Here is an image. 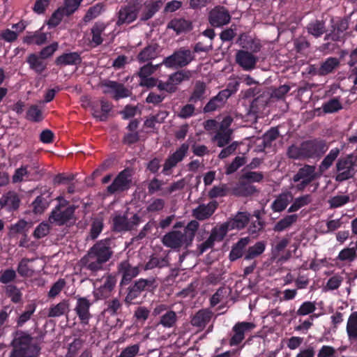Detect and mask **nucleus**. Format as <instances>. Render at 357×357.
<instances>
[{
  "label": "nucleus",
  "mask_w": 357,
  "mask_h": 357,
  "mask_svg": "<svg viewBox=\"0 0 357 357\" xmlns=\"http://www.w3.org/2000/svg\"><path fill=\"white\" fill-rule=\"evenodd\" d=\"M122 304L118 298H113L107 302V307L105 311L113 316L117 314L121 310Z\"/></svg>",
  "instance_id": "nucleus-63"
},
{
  "label": "nucleus",
  "mask_w": 357,
  "mask_h": 357,
  "mask_svg": "<svg viewBox=\"0 0 357 357\" xmlns=\"http://www.w3.org/2000/svg\"><path fill=\"white\" fill-rule=\"evenodd\" d=\"M36 309V305L31 303L26 305L25 310L18 317L16 323L17 327H22L31 319V316Z\"/></svg>",
  "instance_id": "nucleus-48"
},
{
  "label": "nucleus",
  "mask_w": 357,
  "mask_h": 357,
  "mask_svg": "<svg viewBox=\"0 0 357 357\" xmlns=\"http://www.w3.org/2000/svg\"><path fill=\"white\" fill-rule=\"evenodd\" d=\"M218 204L216 202H211L208 204H200L192 210V215L199 220H204L211 217L215 212Z\"/></svg>",
  "instance_id": "nucleus-23"
},
{
  "label": "nucleus",
  "mask_w": 357,
  "mask_h": 357,
  "mask_svg": "<svg viewBox=\"0 0 357 357\" xmlns=\"http://www.w3.org/2000/svg\"><path fill=\"white\" fill-rule=\"evenodd\" d=\"M331 22L332 23L331 31L340 38V41H341L342 39V33L349 28V22L347 20L341 19L334 24V20L331 19Z\"/></svg>",
  "instance_id": "nucleus-50"
},
{
  "label": "nucleus",
  "mask_w": 357,
  "mask_h": 357,
  "mask_svg": "<svg viewBox=\"0 0 357 357\" xmlns=\"http://www.w3.org/2000/svg\"><path fill=\"white\" fill-rule=\"evenodd\" d=\"M91 305V303L86 297H77V303L74 310L83 325H87L92 317L89 311Z\"/></svg>",
  "instance_id": "nucleus-17"
},
{
  "label": "nucleus",
  "mask_w": 357,
  "mask_h": 357,
  "mask_svg": "<svg viewBox=\"0 0 357 357\" xmlns=\"http://www.w3.org/2000/svg\"><path fill=\"white\" fill-rule=\"evenodd\" d=\"M20 202V198L16 192L9 191L4 193L0 198V206L9 212L15 211L19 208Z\"/></svg>",
  "instance_id": "nucleus-19"
},
{
  "label": "nucleus",
  "mask_w": 357,
  "mask_h": 357,
  "mask_svg": "<svg viewBox=\"0 0 357 357\" xmlns=\"http://www.w3.org/2000/svg\"><path fill=\"white\" fill-rule=\"evenodd\" d=\"M162 1L159 0L146 4V10L142 13L141 20L146 21L151 19L161 8Z\"/></svg>",
  "instance_id": "nucleus-44"
},
{
  "label": "nucleus",
  "mask_w": 357,
  "mask_h": 357,
  "mask_svg": "<svg viewBox=\"0 0 357 357\" xmlns=\"http://www.w3.org/2000/svg\"><path fill=\"white\" fill-rule=\"evenodd\" d=\"M340 65L339 60L335 57H329L323 62L319 69L317 74L320 76H324L333 72Z\"/></svg>",
  "instance_id": "nucleus-37"
},
{
  "label": "nucleus",
  "mask_w": 357,
  "mask_h": 357,
  "mask_svg": "<svg viewBox=\"0 0 357 357\" xmlns=\"http://www.w3.org/2000/svg\"><path fill=\"white\" fill-rule=\"evenodd\" d=\"M49 205L48 200L43 195L38 196L33 202L32 206L35 213H42Z\"/></svg>",
  "instance_id": "nucleus-62"
},
{
  "label": "nucleus",
  "mask_w": 357,
  "mask_h": 357,
  "mask_svg": "<svg viewBox=\"0 0 357 357\" xmlns=\"http://www.w3.org/2000/svg\"><path fill=\"white\" fill-rule=\"evenodd\" d=\"M70 311L69 300L64 299L56 305H52L47 313L50 318L59 317L67 314Z\"/></svg>",
  "instance_id": "nucleus-29"
},
{
  "label": "nucleus",
  "mask_w": 357,
  "mask_h": 357,
  "mask_svg": "<svg viewBox=\"0 0 357 357\" xmlns=\"http://www.w3.org/2000/svg\"><path fill=\"white\" fill-rule=\"evenodd\" d=\"M246 158L245 156H236L232 162L226 167L225 174L230 175L237 171L241 167L246 163Z\"/></svg>",
  "instance_id": "nucleus-55"
},
{
  "label": "nucleus",
  "mask_w": 357,
  "mask_h": 357,
  "mask_svg": "<svg viewBox=\"0 0 357 357\" xmlns=\"http://www.w3.org/2000/svg\"><path fill=\"white\" fill-rule=\"evenodd\" d=\"M229 230H231V229L226 222L221 225L220 227L213 229L210 236L215 241H221Z\"/></svg>",
  "instance_id": "nucleus-56"
},
{
  "label": "nucleus",
  "mask_w": 357,
  "mask_h": 357,
  "mask_svg": "<svg viewBox=\"0 0 357 357\" xmlns=\"http://www.w3.org/2000/svg\"><path fill=\"white\" fill-rule=\"evenodd\" d=\"M250 214L246 211L238 212L236 215L227 221V223L232 229H242L245 227L250 221Z\"/></svg>",
  "instance_id": "nucleus-26"
},
{
  "label": "nucleus",
  "mask_w": 357,
  "mask_h": 357,
  "mask_svg": "<svg viewBox=\"0 0 357 357\" xmlns=\"http://www.w3.org/2000/svg\"><path fill=\"white\" fill-rule=\"evenodd\" d=\"M194 52L185 47L176 50L172 55L165 57L161 64L171 68H182L195 60Z\"/></svg>",
  "instance_id": "nucleus-6"
},
{
  "label": "nucleus",
  "mask_w": 357,
  "mask_h": 357,
  "mask_svg": "<svg viewBox=\"0 0 357 357\" xmlns=\"http://www.w3.org/2000/svg\"><path fill=\"white\" fill-rule=\"evenodd\" d=\"M339 153L340 149L338 148H335L330 151L329 153L324 158L319 165V169L320 175L333 165Z\"/></svg>",
  "instance_id": "nucleus-42"
},
{
  "label": "nucleus",
  "mask_w": 357,
  "mask_h": 357,
  "mask_svg": "<svg viewBox=\"0 0 357 357\" xmlns=\"http://www.w3.org/2000/svg\"><path fill=\"white\" fill-rule=\"evenodd\" d=\"M141 222V217L135 214L130 220L125 215L116 214L112 218V229L116 232L128 231L135 229Z\"/></svg>",
  "instance_id": "nucleus-9"
},
{
  "label": "nucleus",
  "mask_w": 357,
  "mask_h": 357,
  "mask_svg": "<svg viewBox=\"0 0 357 357\" xmlns=\"http://www.w3.org/2000/svg\"><path fill=\"white\" fill-rule=\"evenodd\" d=\"M236 195L241 196H249L257 192L256 188L250 183H246L243 180H240L239 183L234 188Z\"/></svg>",
  "instance_id": "nucleus-46"
},
{
  "label": "nucleus",
  "mask_w": 357,
  "mask_h": 357,
  "mask_svg": "<svg viewBox=\"0 0 357 357\" xmlns=\"http://www.w3.org/2000/svg\"><path fill=\"white\" fill-rule=\"evenodd\" d=\"M206 89V84L204 82L197 81L189 98V102L195 103L204 100L207 97Z\"/></svg>",
  "instance_id": "nucleus-32"
},
{
  "label": "nucleus",
  "mask_w": 357,
  "mask_h": 357,
  "mask_svg": "<svg viewBox=\"0 0 357 357\" xmlns=\"http://www.w3.org/2000/svg\"><path fill=\"white\" fill-rule=\"evenodd\" d=\"M167 29H173L177 34L187 32L192 29V23L183 18H174L167 24Z\"/></svg>",
  "instance_id": "nucleus-31"
},
{
  "label": "nucleus",
  "mask_w": 357,
  "mask_h": 357,
  "mask_svg": "<svg viewBox=\"0 0 357 357\" xmlns=\"http://www.w3.org/2000/svg\"><path fill=\"white\" fill-rule=\"evenodd\" d=\"M261 45L259 43H254L251 46L252 52L247 50H241L237 51L235 55L236 63L240 66L244 70H252L256 67L258 61V57L252 53H257L261 50Z\"/></svg>",
  "instance_id": "nucleus-8"
},
{
  "label": "nucleus",
  "mask_w": 357,
  "mask_h": 357,
  "mask_svg": "<svg viewBox=\"0 0 357 357\" xmlns=\"http://www.w3.org/2000/svg\"><path fill=\"white\" fill-rule=\"evenodd\" d=\"M131 183L132 171L126 168L117 175L111 185L107 186V191L110 195L116 192H123L129 189Z\"/></svg>",
  "instance_id": "nucleus-10"
},
{
  "label": "nucleus",
  "mask_w": 357,
  "mask_h": 357,
  "mask_svg": "<svg viewBox=\"0 0 357 357\" xmlns=\"http://www.w3.org/2000/svg\"><path fill=\"white\" fill-rule=\"evenodd\" d=\"M189 145L187 143H183L181 146L176 149V151L170 155L166 160L163 165L162 173L166 175H169L168 172L173 167L181 162L188 151Z\"/></svg>",
  "instance_id": "nucleus-16"
},
{
  "label": "nucleus",
  "mask_w": 357,
  "mask_h": 357,
  "mask_svg": "<svg viewBox=\"0 0 357 357\" xmlns=\"http://www.w3.org/2000/svg\"><path fill=\"white\" fill-rule=\"evenodd\" d=\"M103 10V5L98 3L91 7H90L84 15L83 20L85 22H90L93 19L97 17Z\"/></svg>",
  "instance_id": "nucleus-59"
},
{
  "label": "nucleus",
  "mask_w": 357,
  "mask_h": 357,
  "mask_svg": "<svg viewBox=\"0 0 357 357\" xmlns=\"http://www.w3.org/2000/svg\"><path fill=\"white\" fill-rule=\"evenodd\" d=\"M297 214L287 215L275 223L273 229L276 232L283 231L291 227L298 220Z\"/></svg>",
  "instance_id": "nucleus-36"
},
{
  "label": "nucleus",
  "mask_w": 357,
  "mask_h": 357,
  "mask_svg": "<svg viewBox=\"0 0 357 357\" xmlns=\"http://www.w3.org/2000/svg\"><path fill=\"white\" fill-rule=\"evenodd\" d=\"M117 271L121 275V286L129 284L140 272L139 266H132L128 260L121 261L117 266Z\"/></svg>",
  "instance_id": "nucleus-14"
},
{
  "label": "nucleus",
  "mask_w": 357,
  "mask_h": 357,
  "mask_svg": "<svg viewBox=\"0 0 357 357\" xmlns=\"http://www.w3.org/2000/svg\"><path fill=\"white\" fill-rule=\"evenodd\" d=\"M106 26L104 23L96 22L91 28L92 40L91 41L99 45L102 43V38L101 37L102 33L105 31Z\"/></svg>",
  "instance_id": "nucleus-51"
},
{
  "label": "nucleus",
  "mask_w": 357,
  "mask_h": 357,
  "mask_svg": "<svg viewBox=\"0 0 357 357\" xmlns=\"http://www.w3.org/2000/svg\"><path fill=\"white\" fill-rule=\"evenodd\" d=\"M312 202L310 195H305L296 198L292 204L288 208V213H293L298 211L302 207L307 206Z\"/></svg>",
  "instance_id": "nucleus-47"
},
{
  "label": "nucleus",
  "mask_w": 357,
  "mask_h": 357,
  "mask_svg": "<svg viewBox=\"0 0 357 357\" xmlns=\"http://www.w3.org/2000/svg\"><path fill=\"white\" fill-rule=\"evenodd\" d=\"M192 76V73L188 70H180L169 76V81L174 86L181 84L184 81H188Z\"/></svg>",
  "instance_id": "nucleus-41"
},
{
  "label": "nucleus",
  "mask_w": 357,
  "mask_h": 357,
  "mask_svg": "<svg viewBox=\"0 0 357 357\" xmlns=\"http://www.w3.org/2000/svg\"><path fill=\"white\" fill-rule=\"evenodd\" d=\"M319 176L320 174L316 172V167L314 165H305L298 170L296 174L294 175L292 180L294 183H298L301 180L312 182L319 177Z\"/></svg>",
  "instance_id": "nucleus-21"
},
{
  "label": "nucleus",
  "mask_w": 357,
  "mask_h": 357,
  "mask_svg": "<svg viewBox=\"0 0 357 357\" xmlns=\"http://www.w3.org/2000/svg\"><path fill=\"white\" fill-rule=\"evenodd\" d=\"M115 246L114 241L111 238L98 241L81 258L80 266L93 274L105 270L106 264L114 255Z\"/></svg>",
  "instance_id": "nucleus-1"
},
{
  "label": "nucleus",
  "mask_w": 357,
  "mask_h": 357,
  "mask_svg": "<svg viewBox=\"0 0 357 357\" xmlns=\"http://www.w3.org/2000/svg\"><path fill=\"white\" fill-rule=\"evenodd\" d=\"M231 15L224 6H217L208 13V20L210 24L213 27H221L228 24L231 21Z\"/></svg>",
  "instance_id": "nucleus-13"
},
{
  "label": "nucleus",
  "mask_w": 357,
  "mask_h": 357,
  "mask_svg": "<svg viewBox=\"0 0 357 357\" xmlns=\"http://www.w3.org/2000/svg\"><path fill=\"white\" fill-rule=\"evenodd\" d=\"M82 59L77 52H70L63 54L56 59L55 63L56 65L67 66V65H77L80 63Z\"/></svg>",
  "instance_id": "nucleus-35"
},
{
  "label": "nucleus",
  "mask_w": 357,
  "mask_h": 357,
  "mask_svg": "<svg viewBox=\"0 0 357 357\" xmlns=\"http://www.w3.org/2000/svg\"><path fill=\"white\" fill-rule=\"evenodd\" d=\"M255 327L252 322H238L233 327L234 335L229 340L231 346L238 345L245 338V333L250 331Z\"/></svg>",
  "instance_id": "nucleus-18"
},
{
  "label": "nucleus",
  "mask_w": 357,
  "mask_h": 357,
  "mask_svg": "<svg viewBox=\"0 0 357 357\" xmlns=\"http://www.w3.org/2000/svg\"><path fill=\"white\" fill-rule=\"evenodd\" d=\"M169 266L168 257H159L157 256H151L149 260L144 266V270H151L155 268H162Z\"/></svg>",
  "instance_id": "nucleus-39"
},
{
  "label": "nucleus",
  "mask_w": 357,
  "mask_h": 357,
  "mask_svg": "<svg viewBox=\"0 0 357 357\" xmlns=\"http://www.w3.org/2000/svg\"><path fill=\"white\" fill-rule=\"evenodd\" d=\"M116 282L117 279L115 275H108L105 277L104 282L100 287L99 290L102 294H107L114 289Z\"/></svg>",
  "instance_id": "nucleus-52"
},
{
  "label": "nucleus",
  "mask_w": 357,
  "mask_h": 357,
  "mask_svg": "<svg viewBox=\"0 0 357 357\" xmlns=\"http://www.w3.org/2000/svg\"><path fill=\"white\" fill-rule=\"evenodd\" d=\"M236 84L234 89H225L220 91L215 96L213 97L203 108L204 113H209L220 109L224 106L227 100L235 92H236Z\"/></svg>",
  "instance_id": "nucleus-12"
},
{
  "label": "nucleus",
  "mask_w": 357,
  "mask_h": 357,
  "mask_svg": "<svg viewBox=\"0 0 357 357\" xmlns=\"http://www.w3.org/2000/svg\"><path fill=\"white\" fill-rule=\"evenodd\" d=\"M160 65L162 64L153 65L151 63H148L140 68L137 75L139 77L140 79L149 77L157 70Z\"/></svg>",
  "instance_id": "nucleus-61"
},
{
  "label": "nucleus",
  "mask_w": 357,
  "mask_h": 357,
  "mask_svg": "<svg viewBox=\"0 0 357 357\" xmlns=\"http://www.w3.org/2000/svg\"><path fill=\"white\" fill-rule=\"evenodd\" d=\"M59 203L51 212L49 216V221L55 223L58 226L68 225L75 224V205H69L68 202L63 199L59 198Z\"/></svg>",
  "instance_id": "nucleus-5"
},
{
  "label": "nucleus",
  "mask_w": 357,
  "mask_h": 357,
  "mask_svg": "<svg viewBox=\"0 0 357 357\" xmlns=\"http://www.w3.org/2000/svg\"><path fill=\"white\" fill-rule=\"evenodd\" d=\"M229 294L230 290H229L227 288L224 287H220L211 298V305L212 307L215 306L218 303L226 298Z\"/></svg>",
  "instance_id": "nucleus-58"
},
{
  "label": "nucleus",
  "mask_w": 357,
  "mask_h": 357,
  "mask_svg": "<svg viewBox=\"0 0 357 357\" xmlns=\"http://www.w3.org/2000/svg\"><path fill=\"white\" fill-rule=\"evenodd\" d=\"M47 34L45 33L36 32L33 35L27 36L24 38V42L29 45L35 44L40 45L47 41Z\"/></svg>",
  "instance_id": "nucleus-57"
},
{
  "label": "nucleus",
  "mask_w": 357,
  "mask_h": 357,
  "mask_svg": "<svg viewBox=\"0 0 357 357\" xmlns=\"http://www.w3.org/2000/svg\"><path fill=\"white\" fill-rule=\"evenodd\" d=\"M266 248V244L264 241H258L254 245L249 247L245 254L244 259L246 260L252 259L261 255Z\"/></svg>",
  "instance_id": "nucleus-45"
},
{
  "label": "nucleus",
  "mask_w": 357,
  "mask_h": 357,
  "mask_svg": "<svg viewBox=\"0 0 357 357\" xmlns=\"http://www.w3.org/2000/svg\"><path fill=\"white\" fill-rule=\"evenodd\" d=\"M261 90L259 86H255L253 88H250L245 91L244 96L245 98H252L255 96L259 94L256 98H255L250 105L251 109L257 112L261 108L264 107V106L267 103L266 98H264L265 96L264 94H260Z\"/></svg>",
  "instance_id": "nucleus-20"
},
{
  "label": "nucleus",
  "mask_w": 357,
  "mask_h": 357,
  "mask_svg": "<svg viewBox=\"0 0 357 357\" xmlns=\"http://www.w3.org/2000/svg\"><path fill=\"white\" fill-rule=\"evenodd\" d=\"M213 314L212 311L209 309H201L192 317L190 324L202 330L210 322Z\"/></svg>",
  "instance_id": "nucleus-22"
},
{
  "label": "nucleus",
  "mask_w": 357,
  "mask_h": 357,
  "mask_svg": "<svg viewBox=\"0 0 357 357\" xmlns=\"http://www.w3.org/2000/svg\"><path fill=\"white\" fill-rule=\"evenodd\" d=\"M160 53L159 45L152 43L145 47L137 55V59L140 63H144L155 59Z\"/></svg>",
  "instance_id": "nucleus-27"
},
{
  "label": "nucleus",
  "mask_w": 357,
  "mask_h": 357,
  "mask_svg": "<svg viewBox=\"0 0 357 357\" xmlns=\"http://www.w3.org/2000/svg\"><path fill=\"white\" fill-rule=\"evenodd\" d=\"M347 333L351 342H357V312H352L347 324Z\"/></svg>",
  "instance_id": "nucleus-38"
},
{
  "label": "nucleus",
  "mask_w": 357,
  "mask_h": 357,
  "mask_svg": "<svg viewBox=\"0 0 357 357\" xmlns=\"http://www.w3.org/2000/svg\"><path fill=\"white\" fill-rule=\"evenodd\" d=\"M103 86L112 90L114 93L113 98L115 100L126 98L130 96L131 91L126 88L123 84L114 81H107Z\"/></svg>",
  "instance_id": "nucleus-28"
},
{
  "label": "nucleus",
  "mask_w": 357,
  "mask_h": 357,
  "mask_svg": "<svg viewBox=\"0 0 357 357\" xmlns=\"http://www.w3.org/2000/svg\"><path fill=\"white\" fill-rule=\"evenodd\" d=\"M322 108L325 113H333L341 109L342 107L337 98H333L324 103Z\"/></svg>",
  "instance_id": "nucleus-64"
},
{
  "label": "nucleus",
  "mask_w": 357,
  "mask_h": 357,
  "mask_svg": "<svg viewBox=\"0 0 357 357\" xmlns=\"http://www.w3.org/2000/svg\"><path fill=\"white\" fill-rule=\"evenodd\" d=\"M355 162V157L352 155L340 158L336 163L337 174L335 177V181L341 183L353 178L356 174Z\"/></svg>",
  "instance_id": "nucleus-7"
},
{
  "label": "nucleus",
  "mask_w": 357,
  "mask_h": 357,
  "mask_svg": "<svg viewBox=\"0 0 357 357\" xmlns=\"http://www.w3.org/2000/svg\"><path fill=\"white\" fill-rule=\"evenodd\" d=\"M158 286V283L155 277L139 278L128 286L124 301L128 305L140 303L145 297V295L142 296L143 293L145 291L153 293Z\"/></svg>",
  "instance_id": "nucleus-4"
},
{
  "label": "nucleus",
  "mask_w": 357,
  "mask_h": 357,
  "mask_svg": "<svg viewBox=\"0 0 357 357\" xmlns=\"http://www.w3.org/2000/svg\"><path fill=\"white\" fill-rule=\"evenodd\" d=\"M38 166L37 163H33L32 166L24 165L17 169L12 177L13 183L22 182L24 177L29 178L33 174H38Z\"/></svg>",
  "instance_id": "nucleus-25"
},
{
  "label": "nucleus",
  "mask_w": 357,
  "mask_h": 357,
  "mask_svg": "<svg viewBox=\"0 0 357 357\" xmlns=\"http://www.w3.org/2000/svg\"><path fill=\"white\" fill-rule=\"evenodd\" d=\"M101 112L98 109V105H91L92 115L100 121H105L108 118V114L112 110V104L105 100H100Z\"/></svg>",
  "instance_id": "nucleus-30"
},
{
  "label": "nucleus",
  "mask_w": 357,
  "mask_h": 357,
  "mask_svg": "<svg viewBox=\"0 0 357 357\" xmlns=\"http://www.w3.org/2000/svg\"><path fill=\"white\" fill-rule=\"evenodd\" d=\"M279 136V130L277 128H271L265 132L262 137V146L264 148L270 147L271 143Z\"/></svg>",
  "instance_id": "nucleus-54"
},
{
  "label": "nucleus",
  "mask_w": 357,
  "mask_h": 357,
  "mask_svg": "<svg viewBox=\"0 0 357 357\" xmlns=\"http://www.w3.org/2000/svg\"><path fill=\"white\" fill-rule=\"evenodd\" d=\"M293 195L289 191H286L278 195L273 202L271 208L274 212H282L293 201Z\"/></svg>",
  "instance_id": "nucleus-24"
},
{
  "label": "nucleus",
  "mask_w": 357,
  "mask_h": 357,
  "mask_svg": "<svg viewBox=\"0 0 357 357\" xmlns=\"http://www.w3.org/2000/svg\"><path fill=\"white\" fill-rule=\"evenodd\" d=\"M6 294L14 303H19L22 301V294L15 285L8 284L6 287Z\"/></svg>",
  "instance_id": "nucleus-53"
},
{
  "label": "nucleus",
  "mask_w": 357,
  "mask_h": 357,
  "mask_svg": "<svg viewBox=\"0 0 357 357\" xmlns=\"http://www.w3.org/2000/svg\"><path fill=\"white\" fill-rule=\"evenodd\" d=\"M328 146L324 140L313 139L302 142V150L305 158H321L327 151Z\"/></svg>",
  "instance_id": "nucleus-11"
},
{
  "label": "nucleus",
  "mask_w": 357,
  "mask_h": 357,
  "mask_svg": "<svg viewBox=\"0 0 357 357\" xmlns=\"http://www.w3.org/2000/svg\"><path fill=\"white\" fill-rule=\"evenodd\" d=\"M177 319L176 313L174 311L168 310L160 317L159 324L165 328H172L175 326Z\"/></svg>",
  "instance_id": "nucleus-49"
},
{
  "label": "nucleus",
  "mask_w": 357,
  "mask_h": 357,
  "mask_svg": "<svg viewBox=\"0 0 357 357\" xmlns=\"http://www.w3.org/2000/svg\"><path fill=\"white\" fill-rule=\"evenodd\" d=\"M199 224L197 220H191L184 227L183 231L173 230L162 238V244L169 248L179 250L181 248H188L193 241Z\"/></svg>",
  "instance_id": "nucleus-2"
},
{
  "label": "nucleus",
  "mask_w": 357,
  "mask_h": 357,
  "mask_svg": "<svg viewBox=\"0 0 357 357\" xmlns=\"http://www.w3.org/2000/svg\"><path fill=\"white\" fill-rule=\"evenodd\" d=\"M250 242L249 237L241 238L231 248L229 253V259L231 261H235L241 258L244 253L245 247Z\"/></svg>",
  "instance_id": "nucleus-34"
},
{
  "label": "nucleus",
  "mask_w": 357,
  "mask_h": 357,
  "mask_svg": "<svg viewBox=\"0 0 357 357\" xmlns=\"http://www.w3.org/2000/svg\"><path fill=\"white\" fill-rule=\"evenodd\" d=\"M234 131L220 132L217 131L212 138L213 142H215L218 147H225L231 144Z\"/></svg>",
  "instance_id": "nucleus-43"
},
{
  "label": "nucleus",
  "mask_w": 357,
  "mask_h": 357,
  "mask_svg": "<svg viewBox=\"0 0 357 357\" xmlns=\"http://www.w3.org/2000/svg\"><path fill=\"white\" fill-rule=\"evenodd\" d=\"M45 59L36 54H31L26 59V62L29 68L38 74H41L47 68V63L44 61Z\"/></svg>",
  "instance_id": "nucleus-33"
},
{
  "label": "nucleus",
  "mask_w": 357,
  "mask_h": 357,
  "mask_svg": "<svg viewBox=\"0 0 357 357\" xmlns=\"http://www.w3.org/2000/svg\"><path fill=\"white\" fill-rule=\"evenodd\" d=\"M13 337L10 357H36L38 355L40 349L32 343L33 338L27 332L19 330L13 333Z\"/></svg>",
  "instance_id": "nucleus-3"
},
{
  "label": "nucleus",
  "mask_w": 357,
  "mask_h": 357,
  "mask_svg": "<svg viewBox=\"0 0 357 357\" xmlns=\"http://www.w3.org/2000/svg\"><path fill=\"white\" fill-rule=\"evenodd\" d=\"M139 11V6L134 3L121 6L118 12V20L116 24L121 26L125 24H130L137 19Z\"/></svg>",
  "instance_id": "nucleus-15"
},
{
  "label": "nucleus",
  "mask_w": 357,
  "mask_h": 357,
  "mask_svg": "<svg viewBox=\"0 0 357 357\" xmlns=\"http://www.w3.org/2000/svg\"><path fill=\"white\" fill-rule=\"evenodd\" d=\"M307 29L310 34L316 38L320 37L326 31L325 22L318 20L309 23L307 26Z\"/></svg>",
  "instance_id": "nucleus-40"
},
{
  "label": "nucleus",
  "mask_w": 357,
  "mask_h": 357,
  "mask_svg": "<svg viewBox=\"0 0 357 357\" xmlns=\"http://www.w3.org/2000/svg\"><path fill=\"white\" fill-rule=\"evenodd\" d=\"M103 228V220L101 218L93 219L90 229V238L95 240L101 233Z\"/></svg>",
  "instance_id": "nucleus-60"
}]
</instances>
